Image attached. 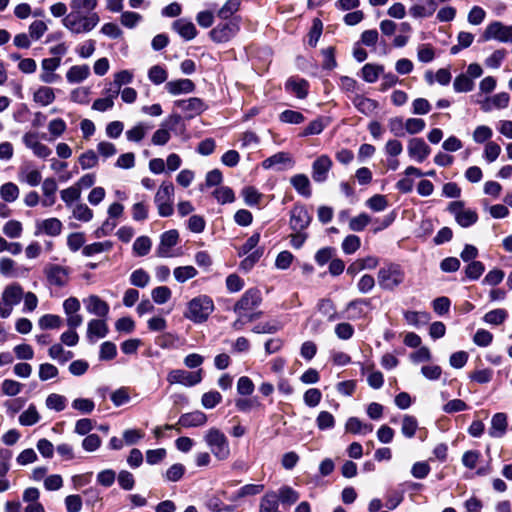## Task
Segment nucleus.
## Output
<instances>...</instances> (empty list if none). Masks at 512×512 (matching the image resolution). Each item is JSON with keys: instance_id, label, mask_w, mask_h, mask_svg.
Segmentation results:
<instances>
[{"instance_id": "nucleus-1", "label": "nucleus", "mask_w": 512, "mask_h": 512, "mask_svg": "<svg viewBox=\"0 0 512 512\" xmlns=\"http://www.w3.org/2000/svg\"><path fill=\"white\" fill-rule=\"evenodd\" d=\"M100 22L97 13H80L70 10L62 19L63 26L72 34H85L92 31Z\"/></svg>"}, {"instance_id": "nucleus-2", "label": "nucleus", "mask_w": 512, "mask_h": 512, "mask_svg": "<svg viewBox=\"0 0 512 512\" xmlns=\"http://www.w3.org/2000/svg\"><path fill=\"white\" fill-rule=\"evenodd\" d=\"M204 441L216 459L224 461L230 457L228 438L220 429H208L204 434Z\"/></svg>"}, {"instance_id": "nucleus-3", "label": "nucleus", "mask_w": 512, "mask_h": 512, "mask_svg": "<svg viewBox=\"0 0 512 512\" xmlns=\"http://www.w3.org/2000/svg\"><path fill=\"white\" fill-rule=\"evenodd\" d=\"M405 280V272L399 264L390 263L379 269L378 285L381 289L394 291Z\"/></svg>"}, {"instance_id": "nucleus-4", "label": "nucleus", "mask_w": 512, "mask_h": 512, "mask_svg": "<svg viewBox=\"0 0 512 512\" xmlns=\"http://www.w3.org/2000/svg\"><path fill=\"white\" fill-rule=\"evenodd\" d=\"M214 309L213 301L205 295L193 298L187 307L184 316L196 323L204 322Z\"/></svg>"}, {"instance_id": "nucleus-5", "label": "nucleus", "mask_w": 512, "mask_h": 512, "mask_svg": "<svg viewBox=\"0 0 512 512\" xmlns=\"http://www.w3.org/2000/svg\"><path fill=\"white\" fill-rule=\"evenodd\" d=\"M23 295V288L18 283L6 286L0 300V317L8 318L12 313L13 307L22 300Z\"/></svg>"}, {"instance_id": "nucleus-6", "label": "nucleus", "mask_w": 512, "mask_h": 512, "mask_svg": "<svg viewBox=\"0 0 512 512\" xmlns=\"http://www.w3.org/2000/svg\"><path fill=\"white\" fill-rule=\"evenodd\" d=\"M174 186L171 182H163L154 197L158 214L161 217H168L173 214Z\"/></svg>"}, {"instance_id": "nucleus-7", "label": "nucleus", "mask_w": 512, "mask_h": 512, "mask_svg": "<svg viewBox=\"0 0 512 512\" xmlns=\"http://www.w3.org/2000/svg\"><path fill=\"white\" fill-rule=\"evenodd\" d=\"M167 381L170 384H181L192 387L202 381V370L189 372L183 369H174L168 373Z\"/></svg>"}, {"instance_id": "nucleus-8", "label": "nucleus", "mask_w": 512, "mask_h": 512, "mask_svg": "<svg viewBox=\"0 0 512 512\" xmlns=\"http://www.w3.org/2000/svg\"><path fill=\"white\" fill-rule=\"evenodd\" d=\"M262 301L261 293L257 289L247 290L234 306V312L244 317L248 311L258 307Z\"/></svg>"}, {"instance_id": "nucleus-9", "label": "nucleus", "mask_w": 512, "mask_h": 512, "mask_svg": "<svg viewBox=\"0 0 512 512\" xmlns=\"http://www.w3.org/2000/svg\"><path fill=\"white\" fill-rule=\"evenodd\" d=\"M44 274L50 285L64 287L69 282L70 269L58 264H48L44 268Z\"/></svg>"}, {"instance_id": "nucleus-10", "label": "nucleus", "mask_w": 512, "mask_h": 512, "mask_svg": "<svg viewBox=\"0 0 512 512\" xmlns=\"http://www.w3.org/2000/svg\"><path fill=\"white\" fill-rule=\"evenodd\" d=\"M448 210L454 215L455 220L462 227H469L478 219L477 213L474 210L465 209L464 204L461 201L451 202Z\"/></svg>"}, {"instance_id": "nucleus-11", "label": "nucleus", "mask_w": 512, "mask_h": 512, "mask_svg": "<svg viewBox=\"0 0 512 512\" xmlns=\"http://www.w3.org/2000/svg\"><path fill=\"white\" fill-rule=\"evenodd\" d=\"M61 59L59 57L45 58L41 61V72L39 79L45 84H54L60 80V76L55 71L60 67Z\"/></svg>"}, {"instance_id": "nucleus-12", "label": "nucleus", "mask_w": 512, "mask_h": 512, "mask_svg": "<svg viewBox=\"0 0 512 512\" xmlns=\"http://www.w3.org/2000/svg\"><path fill=\"white\" fill-rule=\"evenodd\" d=\"M486 40L495 39L500 42H512V25L506 26L499 21L490 23L484 32Z\"/></svg>"}, {"instance_id": "nucleus-13", "label": "nucleus", "mask_w": 512, "mask_h": 512, "mask_svg": "<svg viewBox=\"0 0 512 512\" xmlns=\"http://www.w3.org/2000/svg\"><path fill=\"white\" fill-rule=\"evenodd\" d=\"M239 31V25L235 21L218 24L210 31L211 39L216 43H224L233 38Z\"/></svg>"}, {"instance_id": "nucleus-14", "label": "nucleus", "mask_w": 512, "mask_h": 512, "mask_svg": "<svg viewBox=\"0 0 512 512\" xmlns=\"http://www.w3.org/2000/svg\"><path fill=\"white\" fill-rule=\"evenodd\" d=\"M207 422V415L202 411H193L189 413L182 414L176 425L166 424L164 426L165 429H176L177 425H180L184 428H192L199 427L205 425Z\"/></svg>"}, {"instance_id": "nucleus-15", "label": "nucleus", "mask_w": 512, "mask_h": 512, "mask_svg": "<svg viewBox=\"0 0 512 512\" xmlns=\"http://www.w3.org/2000/svg\"><path fill=\"white\" fill-rule=\"evenodd\" d=\"M179 241V233L177 230L172 229L164 232L160 236V243L157 247V256L162 258L171 257V248L176 246Z\"/></svg>"}, {"instance_id": "nucleus-16", "label": "nucleus", "mask_w": 512, "mask_h": 512, "mask_svg": "<svg viewBox=\"0 0 512 512\" xmlns=\"http://www.w3.org/2000/svg\"><path fill=\"white\" fill-rule=\"evenodd\" d=\"M332 165V160L328 155L319 156L312 164L313 180L317 183L325 182Z\"/></svg>"}, {"instance_id": "nucleus-17", "label": "nucleus", "mask_w": 512, "mask_h": 512, "mask_svg": "<svg viewBox=\"0 0 512 512\" xmlns=\"http://www.w3.org/2000/svg\"><path fill=\"white\" fill-rule=\"evenodd\" d=\"M311 222V216L304 206H295L291 210L290 227L293 231H303Z\"/></svg>"}, {"instance_id": "nucleus-18", "label": "nucleus", "mask_w": 512, "mask_h": 512, "mask_svg": "<svg viewBox=\"0 0 512 512\" xmlns=\"http://www.w3.org/2000/svg\"><path fill=\"white\" fill-rule=\"evenodd\" d=\"M408 154L417 162H423L430 154V147L421 138H412L408 143Z\"/></svg>"}, {"instance_id": "nucleus-19", "label": "nucleus", "mask_w": 512, "mask_h": 512, "mask_svg": "<svg viewBox=\"0 0 512 512\" xmlns=\"http://www.w3.org/2000/svg\"><path fill=\"white\" fill-rule=\"evenodd\" d=\"M86 309L89 313L98 317H106L109 313V305L97 295H90L84 299Z\"/></svg>"}, {"instance_id": "nucleus-20", "label": "nucleus", "mask_w": 512, "mask_h": 512, "mask_svg": "<svg viewBox=\"0 0 512 512\" xmlns=\"http://www.w3.org/2000/svg\"><path fill=\"white\" fill-rule=\"evenodd\" d=\"M176 106L186 112L190 118L200 114L206 109L205 103L202 99L197 97L189 98L187 100H179L176 102Z\"/></svg>"}, {"instance_id": "nucleus-21", "label": "nucleus", "mask_w": 512, "mask_h": 512, "mask_svg": "<svg viewBox=\"0 0 512 512\" xmlns=\"http://www.w3.org/2000/svg\"><path fill=\"white\" fill-rule=\"evenodd\" d=\"M172 28L185 40L189 41L196 37L197 30L195 25L184 18L178 19L173 22Z\"/></svg>"}, {"instance_id": "nucleus-22", "label": "nucleus", "mask_w": 512, "mask_h": 512, "mask_svg": "<svg viewBox=\"0 0 512 512\" xmlns=\"http://www.w3.org/2000/svg\"><path fill=\"white\" fill-rule=\"evenodd\" d=\"M165 89L171 95H179L193 92L195 89V84L190 79H178L167 82Z\"/></svg>"}, {"instance_id": "nucleus-23", "label": "nucleus", "mask_w": 512, "mask_h": 512, "mask_svg": "<svg viewBox=\"0 0 512 512\" xmlns=\"http://www.w3.org/2000/svg\"><path fill=\"white\" fill-rule=\"evenodd\" d=\"M510 102V96L506 92L495 94L494 96L487 98L482 103V109L485 112L491 111L493 108L503 109L508 106Z\"/></svg>"}, {"instance_id": "nucleus-24", "label": "nucleus", "mask_w": 512, "mask_h": 512, "mask_svg": "<svg viewBox=\"0 0 512 512\" xmlns=\"http://www.w3.org/2000/svg\"><path fill=\"white\" fill-rule=\"evenodd\" d=\"M507 426L508 422L506 414L496 413L491 420V427L489 429L490 436L494 438L502 437L506 433Z\"/></svg>"}, {"instance_id": "nucleus-25", "label": "nucleus", "mask_w": 512, "mask_h": 512, "mask_svg": "<svg viewBox=\"0 0 512 512\" xmlns=\"http://www.w3.org/2000/svg\"><path fill=\"white\" fill-rule=\"evenodd\" d=\"M20 182H24L29 186H38L42 181V175L37 169H31L29 166H23L18 173Z\"/></svg>"}, {"instance_id": "nucleus-26", "label": "nucleus", "mask_w": 512, "mask_h": 512, "mask_svg": "<svg viewBox=\"0 0 512 512\" xmlns=\"http://www.w3.org/2000/svg\"><path fill=\"white\" fill-rule=\"evenodd\" d=\"M370 304L371 302L368 299H356L350 301L346 307V310L349 312L348 318L355 320L364 317L366 315L364 309L365 307H369Z\"/></svg>"}, {"instance_id": "nucleus-27", "label": "nucleus", "mask_w": 512, "mask_h": 512, "mask_svg": "<svg viewBox=\"0 0 512 512\" xmlns=\"http://www.w3.org/2000/svg\"><path fill=\"white\" fill-rule=\"evenodd\" d=\"M90 75L88 65H74L70 67L66 73V79L69 83H80L86 80Z\"/></svg>"}, {"instance_id": "nucleus-28", "label": "nucleus", "mask_w": 512, "mask_h": 512, "mask_svg": "<svg viewBox=\"0 0 512 512\" xmlns=\"http://www.w3.org/2000/svg\"><path fill=\"white\" fill-rule=\"evenodd\" d=\"M280 164L287 165L289 167H293L294 160L289 153L278 152V153L270 156L269 158L265 159L262 162V167L264 169H270V168H272L276 165H280Z\"/></svg>"}, {"instance_id": "nucleus-29", "label": "nucleus", "mask_w": 512, "mask_h": 512, "mask_svg": "<svg viewBox=\"0 0 512 512\" xmlns=\"http://www.w3.org/2000/svg\"><path fill=\"white\" fill-rule=\"evenodd\" d=\"M290 183L293 188L302 196H311V185L310 180L305 174H296L291 177Z\"/></svg>"}, {"instance_id": "nucleus-30", "label": "nucleus", "mask_w": 512, "mask_h": 512, "mask_svg": "<svg viewBox=\"0 0 512 512\" xmlns=\"http://www.w3.org/2000/svg\"><path fill=\"white\" fill-rule=\"evenodd\" d=\"M55 98L54 89L48 86H40L33 94L34 102L41 106L50 105Z\"/></svg>"}, {"instance_id": "nucleus-31", "label": "nucleus", "mask_w": 512, "mask_h": 512, "mask_svg": "<svg viewBox=\"0 0 512 512\" xmlns=\"http://www.w3.org/2000/svg\"><path fill=\"white\" fill-rule=\"evenodd\" d=\"M286 89L303 99L308 94V82L305 79L290 78L286 82Z\"/></svg>"}, {"instance_id": "nucleus-32", "label": "nucleus", "mask_w": 512, "mask_h": 512, "mask_svg": "<svg viewBox=\"0 0 512 512\" xmlns=\"http://www.w3.org/2000/svg\"><path fill=\"white\" fill-rule=\"evenodd\" d=\"M353 104L364 115H371L378 108L377 101L363 96H356L353 99Z\"/></svg>"}, {"instance_id": "nucleus-33", "label": "nucleus", "mask_w": 512, "mask_h": 512, "mask_svg": "<svg viewBox=\"0 0 512 512\" xmlns=\"http://www.w3.org/2000/svg\"><path fill=\"white\" fill-rule=\"evenodd\" d=\"M108 333V326L103 319H92L88 323L87 336L88 338L98 337L104 338Z\"/></svg>"}, {"instance_id": "nucleus-34", "label": "nucleus", "mask_w": 512, "mask_h": 512, "mask_svg": "<svg viewBox=\"0 0 512 512\" xmlns=\"http://www.w3.org/2000/svg\"><path fill=\"white\" fill-rule=\"evenodd\" d=\"M345 428L348 432L353 434H368L373 431L371 424L363 423L356 417H351L347 420Z\"/></svg>"}, {"instance_id": "nucleus-35", "label": "nucleus", "mask_w": 512, "mask_h": 512, "mask_svg": "<svg viewBox=\"0 0 512 512\" xmlns=\"http://www.w3.org/2000/svg\"><path fill=\"white\" fill-rule=\"evenodd\" d=\"M279 501L277 493L267 492L260 501L259 512H275L278 510Z\"/></svg>"}, {"instance_id": "nucleus-36", "label": "nucleus", "mask_w": 512, "mask_h": 512, "mask_svg": "<svg viewBox=\"0 0 512 512\" xmlns=\"http://www.w3.org/2000/svg\"><path fill=\"white\" fill-rule=\"evenodd\" d=\"M38 228L49 236H57L62 231V223L57 218H49L38 223Z\"/></svg>"}, {"instance_id": "nucleus-37", "label": "nucleus", "mask_w": 512, "mask_h": 512, "mask_svg": "<svg viewBox=\"0 0 512 512\" xmlns=\"http://www.w3.org/2000/svg\"><path fill=\"white\" fill-rule=\"evenodd\" d=\"M152 247V241L148 236L137 237L133 243V253L138 257L146 256Z\"/></svg>"}, {"instance_id": "nucleus-38", "label": "nucleus", "mask_w": 512, "mask_h": 512, "mask_svg": "<svg viewBox=\"0 0 512 512\" xmlns=\"http://www.w3.org/2000/svg\"><path fill=\"white\" fill-rule=\"evenodd\" d=\"M98 5L97 0H71L70 10L77 11L80 13H95L94 10Z\"/></svg>"}, {"instance_id": "nucleus-39", "label": "nucleus", "mask_w": 512, "mask_h": 512, "mask_svg": "<svg viewBox=\"0 0 512 512\" xmlns=\"http://www.w3.org/2000/svg\"><path fill=\"white\" fill-rule=\"evenodd\" d=\"M264 486L261 484H247L241 487L235 494L230 497L231 501H237L240 498L254 496L261 493Z\"/></svg>"}, {"instance_id": "nucleus-40", "label": "nucleus", "mask_w": 512, "mask_h": 512, "mask_svg": "<svg viewBox=\"0 0 512 512\" xmlns=\"http://www.w3.org/2000/svg\"><path fill=\"white\" fill-rule=\"evenodd\" d=\"M197 274L196 268L191 265L176 267L173 271L174 278L179 283H184L196 277Z\"/></svg>"}, {"instance_id": "nucleus-41", "label": "nucleus", "mask_w": 512, "mask_h": 512, "mask_svg": "<svg viewBox=\"0 0 512 512\" xmlns=\"http://www.w3.org/2000/svg\"><path fill=\"white\" fill-rule=\"evenodd\" d=\"M404 318L409 325L418 327L420 325L427 324L430 319V315L426 312L406 311L404 313Z\"/></svg>"}, {"instance_id": "nucleus-42", "label": "nucleus", "mask_w": 512, "mask_h": 512, "mask_svg": "<svg viewBox=\"0 0 512 512\" xmlns=\"http://www.w3.org/2000/svg\"><path fill=\"white\" fill-rule=\"evenodd\" d=\"M278 501L283 505H292L299 499V493L289 486H283L277 493Z\"/></svg>"}, {"instance_id": "nucleus-43", "label": "nucleus", "mask_w": 512, "mask_h": 512, "mask_svg": "<svg viewBox=\"0 0 512 512\" xmlns=\"http://www.w3.org/2000/svg\"><path fill=\"white\" fill-rule=\"evenodd\" d=\"M508 316V313L505 309L498 308L487 312L483 316V321L490 325H500L502 324Z\"/></svg>"}, {"instance_id": "nucleus-44", "label": "nucleus", "mask_w": 512, "mask_h": 512, "mask_svg": "<svg viewBox=\"0 0 512 512\" xmlns=\"http://www.w3.org/2000/svg\"><path fill=\"white\" fill-rule=\"evenodd\" d=\"M40 420V415L35 405H30L27 410L19 416V423L23 426H32Z\"/></svg>"}, {"instance_id": "nucleus-45", "label": "nucleus", "mask_w": 512, "mask_h": 512, "mask_svg": "<svg viewBox=\"0 0 512 512\" xmlns=\"http://www.w3.org/2000/svg\"><path fill=\"white\" fill-rule=\"evenodd\" d=\"M67 399L60 394L51 393L47 396L45 404L48 409L57 412L63 411L66 408Z\"/></svg>"}, {"instance_id": "nucleus-46", "label": "nucleus", "mask_w": 512, "mask_h": 512, "mask_svg": "<svg viewBox=\"0 0 512 512\" xmlns=\"http://www.w3.org/2000/svg\"><path fill=\"white\" fill-rule=\"evenodd\" d=\"M131 214L134 221H145L149 216V205L144 201L136 202L131 207Z\"/></svg>"}, {"instance_id": "nucleus-47", "label": "nucleus", "mask_w": 512, "mask_h": 512, "mask_svg": "<svg viewBox=\"0 0 512 512\" xmlns=\"http://www.w3.org/2000/svg\"><path fill=\"white\" fill-rule=\"evenodd\" d=\"M62 325V319L58 315L45 314L38 320V326L43 329H58Z\"/></svg>"}, {"instance_id": "nucleus-48", "label": "nucleus", "mask_w": 512, "mask_h": 512, "mask_svg": "<svg viewBox=\"0 0 512 512\" xmlns=\"http://www.w3.org/2000/svg\"><path fill=\"white\" fill-rule=\"evenodd\" d=\"M19 188L12 182H7L0 187V196L6 202H14L19 197Z\"/></svg>"}, {"instance_id": "nucleus-49", "label": "nucleus", "mask_w": 512, "mask_h": 512, "mask_svg": "<svg viewBox=\"0 0 512 512\" xmlns=\"http://www.w3.org/2000/svg\"><path fill=\"white\" fill-rule=\"evenodd\" d=\"M72 208V215L82 222H89L93 218V211L84 203L75 204Z\"/></svg>"}, {"instance_id": "nucleus-50", "label": "nucleus", "mask_w": 512, "mask_h": 512, "mask_svg": "<svg viewBox=\"0 0 512 512\" xmlns=\"http://www.w3.org/2000/svg\"><path fill=\"white\" fill-rule=\"evenodd\" d=\"M418 429V422L414 416L405 415L402 419L401 432L407 438H412Z\"/></svg>"}, {"instance_id": "nucleus-51", "label": "nucleus", "mask_w": 512, "mask_h": 512, "mask_svg": "<svg viewBox=\"0 0 512 512\" xmlns=\"http://www.w3.org/2000/svg\"><path fill=\"white\" fill-rule=\"evenodd\" d=\"M112 247H113V244L111 241L95 242V243L86 245L83 248V254L85 256H92L94 254L110 251L112 249Z\"/></svg>"}, {"instance_id": "nucleus-52", "label": "nucleus", "mask_w": 512, "mask_h": 512, "mask_svg": "<svg viewBox=\"0 0 512 512\" xmlns=\"http://www.w3.org/2000/svg\"><path fill=\"white\" fill-rule=\"evenodd\" d=\"M60 196L62 201L66 204L67 207H73V202L77 201L81 197V192L78 187L72 185L66 189H63L60 192Z\"/></svg>"}, {"instance_id": "nucleus-53", "label": "nucleus", "mask_w": 512, "mask_h": 512, "mask_svg": "<svg viewBox=\"0 0 512 512\" xmlns=\"http://www.w3.org/2000/svg\"><path fill=\"white\" fill-rule=\"evenodd\" d=\"M318 310L327 316L328 321H335L338 315L335 310V305L330 299H321L317 304Z\"/></svg>"}, {"instance_id": "nucleus-54", "label": "nucleus", "mask_w": 512, "mask_h": 512, "mask_svg": "<svg viewBox=\"0 0 512 512\" xmlns=\"http://www.w3.org/2000/svg\"><path fill=\"white\" fill-rule=\"evenodd\" d=\"M454 90L456 92H469L474 88L473 80L466 74L458 75L453 83Z\"/></svg>"}, {"instance_id": "nucleus-55", "label": "nucleus", "mask_w": 512, "mask_h": 512, "mask_svg": "<svg viewBox=\"0 0 512 512\" xmlns=\"http://www.w3.org/2000/svg\"><path fill=\"white\" fill-rule=\"evenodd\" d=\"M240 6L241 0H227L220 8L217 15L221 19H228L239 10Z\"/></svg>"}, {"instance_id": "nucleus-56", "label": "nucleus", "mask_w": 512, "mask_h": 512, "mask_svg": "<svg viewBox=\"0 0 512 512\" xmlns=\"http://www.w3.org/2000/svg\"><path fill=\"white\" fill-rule=\"evenodd\" d=\"M382 72V66L366 64L362 68V77L366 82L374 83Z\"/></svg>"}, {"instance_id": "nucleus-57", "label": "nucleus", "mask_w": 512, "mask_h": 512, "mask_svg": "<svg viewBox=\"0 0 512 512\" xmlns=\"http://www.w3.org/2000/svg\"><path fill=\"white\" fill-rule=\"evenodd\" d=\"M167 77V71L160 65H154L148 71V78L155 85L164 83Z\"/></svg>"}, {"instance_id": "nucleus-58", "label": "nucleus", "mask_w": 512, "mask_h": 512, "mask_svg": "<svg viewBox=\"0 0 512 512\" xmlns=\"http://www.w3.org/2000/svg\"><path fill=\"white\" fill-rule=\"evenodd\" d=\"M222 401V395L218 391H209L202 395L201 404L206 409L216 407Z\"/></svg>"}, {"instance_id": "nucleus-59", "label": "nucleus", "mask_w": 512, "mask_h": 512, "mask_svg": "<svg viewBox=\"0 0 512 512\" xmlns=\"http://www.w3.org/2000/svg\"><path fill=\"white\" fill-rule=\"evenodd\" d=\"M493 135V131L489 126L480 125L475 128L472 138L475 143L482 144L488 141Z\"/></svg>"}, {"instance_id": "nucleus-60", "label": "nucleus", "mask_w": 512, "mask_h": 512, "mask_svg": "<svg viewBox=\"0 0 512 512\" xmlns=\"http://www.w3.org/2000/svg\"><path fill=\"white\" fill-rule=\"evenodd\" d=\"M148 129V126H145L143 123H138L126 131V137L129 141L139 142L145 137Z\"/></svg>"}, {"instance_id": "nucleus-61", "label": "nucleus", "mask_w": 512, "mask_h": 512, "mask_svg": "<svg viewBox=\"0 0 512 512\" xmlns=\"http://www.w3.org/2000/svg\"><path fill=\"white\" fill-rule=\"evenodd\" d=\"M149 281H150L149 274L141 268L133 271L130 276L131 284L134 286L140 287V288L146 287L148 285Z\"/></svg>"}, {"instance_id": "nucleus-62", "label": "nucleus", "mask_w": 512, "mask_h": 512, "mask_svg": "<svg viewBox=\"0 0 512 512\" xmlns=\"http://www.w3.org/2000/svg\"><path fill=\"white\" fill-rule=\"evenodd\" d=\"M236 408L244 413L261 407V403L255 398H238L235 400Z\"/></svg>"}, {"instance_id": "nucleus-63", "label": "nucleus", "mask_w": 512, "mask_h": 512, "mask_svg": "<svg viewBox=\"0 0 512 512\" xmlns=\"http://www.w3.org/2000/svg\"><path fill=\"white\" fill-rule=\"evenodd\" d=\"M171 290L167 286H158L151 292L152 299L157 304H164L171 298Z\"/></svg>"}, {"instance_id": "nucleus-64", "label": "nucleus", "mask_w": 512, "mask_h": 512, "mask_svg": "<svg viewBox=\"0 0 512 512\" xmlns=\"http://www.w3.org/2000/svg\"><path fill=\"white\" fill-rule=\"evenodd\" d=\"M361 245L360 238L356 235H348L342 242V250L345 254L355 253Z\"/></svg>"}]
</instances>
